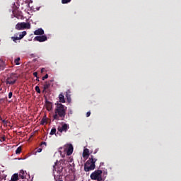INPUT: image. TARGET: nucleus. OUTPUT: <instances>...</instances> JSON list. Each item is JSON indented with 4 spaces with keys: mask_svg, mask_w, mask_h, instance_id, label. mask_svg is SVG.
I'll return each mask as SVG.
<instances>
[{
    "mask_svg": "<svg viewBox=\"0 0 181 181\" xmlns=\"http://www.w3.org/2000/svg\"><path fill=\"white\" fill-rule=\"evenodd\" d=\"M55 105L57 106L54 110L53 119H56V121H60V119L63 121L66 117V110H67V107L64 106V105L62 103H55Z\"/></svg>",
    "mask_w": 181,
    "mask_h": 181,
    "instance_id": "nucleus-1",
    "label": "nucleus"
},
{
    "mask_svg": "<svg viewBox=\"0 0 181 181\" xmlns=\"http://www.w3.org/2000/svg\"><path fill=\"white\" fill-rule=\"evenodd\" d=\"M96 162L97 158H94V156H90L89 159L84 164L85 172H90V170H94V169H95Z\"/></svg>",
    "mask_w": 181,
    "mask_h": 181,
    "instance_id": "nucleus-2",
    "label": "nucleus"
},
{
    "mask_svg": "<svg viewBox=\"0 0 181 181\" xmlns=\"http://www.w3.org/2000/svg\"><path fill=\"white\" fill-rule=\"evenodd\" d=\"M90 179L92 180L104 181L103 180V170H96L90 174Z\"/></svg>",
    "mask_w": 181,
    "mask_h": 181,
    "instance_id": "nucleus-3",
    "label": "nucleus"
},
{
    "mask_svg": "<svg viewBox=\"0 0 181 181\" xmlns=\"http://www.w3.org/2000/svg\"><path fill=\"white\" fill-rule=\"evenodd\" d=\"M15 29L16 30H24V29H30V23H18L16 25Z\"/></svg>",
    "mask_w": 181,
    "mask_h": 181,
    "instance_id": "nucleus-4",
    "label": "nucleus"
},
{
    "mask_svg": "<svg viewBox=\"0 0 181 181\" xmlns=\"http://www.w3.org/2000/svg\"><path fill=\"white\" fill-rule=\"evenodd\" d=\"M18 81V76L15 74H11L8 78H6V84H9L10 86H13V84H15L16 81Z\"/></svg>",
    "mask_w": 181,
    "mask_h": 181,
    "instance_id": "nucleus-5",
    "label": "nucleus"
},
{
    "mask_svg": "<svg viewBox=\"0 0 181 181\" xmlns=\"http://www.w3.org/2000/svg\"><path fill=\"white\" fill-rule=\"evenodd\" d=\"M69 126L67 124H64L62 127H58V131L59 132H67L68 129H69Z\"/></svg>",
    "mask_w": 181,
    "mask_h": 181,
    "instance_id": "nucleus-6",
    "label": "nucleus"
},
{
    "mask_svg": "<svg viewBox=\"0 0 181 181\" xmlns=\"http://www.w3.org/2000/svg\"><path fill=\"white\" fill-rule=\"evenodd\" d=\"M57 163H59V161H57L55 163V165L53 167L54 168L53 170H54V171L57 172V173H59L60 175V173H62V172H63V169H64V168L63 167V165H61V166L59 167L58 169H57L56 166H57Z\"/></svg>",
    "mask_w": 181,
    "mask_h": 181,
    "instance_id": "nucleus-7",
    "label": "nucleus"
},
{
    "mask_svg": "<svg viewBox=\"0 0 181 181\" xmlns=\"http://www.w3.org/2000/svg\"><path fill=\"white\" fill-rule=\"evenodd\" d=\"M37 42H46L47 40V37L46 35L37 36L35 38Z\"/></svg>",
    "mask_w": 181,
    "mask_h": 181,
    "instance_id": "nucleus-8",
    "label": "nucleus"
},
{
    "mask_svg": "<svg viewBox=\"0 0 181 181\" xmlns=\"http://www.w3.org/2000/svg\"><path fill=\"white\" fill-rule=\"evenodd\" d=\"M53 82V80H51L50 81H45L44 86H43V90L42 93H45V90H47L50 88V83Z\"/></svg>",
    "mask_w": 181,
    "mask_h": 181,
    "instance_id": "nucleus-9",
    "label": "nucleus"
},
{
    "mask_svg": "<svg viewBox=\"0 0 181 181\" xmlns=\"http://www.w3.org/2000/svg\"><path fill=\"white\" fill-rule=\"evenodd\" d=\"M34 35H45V30L42 28H38L34 32Z\"/></svg>",
    "mask_w": 181,
    "mask_h": 181,
    "instance_id": "nucleus-10",
    "label": "nucleus"
},
{
    "mask_svg": "<svg viewBox=\"0 0 181 181\" xmlns=\"http://www.w3.org/2000/svg\"><path fill=\"white\" fill-rule=\"evenodd\" d=\"M47 144L46 142L42 141V142L40 144V148L37 150V152L38 153H40V152H42V150L45 148V146H47Z\"/></svg>",
    "mask_w": 181,
    "mask_h": 181,
    "instance_id": "nucleus-11",
    "label": "nucleus"
},
{
    "mask_svg": "<svg viewBox=\"0 0 181 181\" xmlns=\"http://www.w3.org/2000/svg\"><path fill=\"white\" fill-rule=\"evenodd\" d=\"M71 153H73V145H70L69 147H68V148H67V150H66V155L68 156H70V155H71Z\"/></svg>",
    "mask_w": 181,
    "mask_h": 181,
    "instance_id": "nucleus-12",
    "label": "nucleus"
},
{
    "mask_svg": "<svg viewBox=\"0 0 181 181\" xmlns=\"http://www.w3.org/2000/svg\"><path fill=\"white\" fill-rule=\"evenodd\" d=\"M19 177H21V179H25L26 177V173H25L23 170L20 171Z\"/></svg>",
    "mask_w": 181,
    "mask_h": 181,
    "instance_id": "nucleus-13",
    "label": "nucleus"
},
{
    "mask_svg": "<svg viewBox=\"0 0 181 181\" xmlns=\"http://www.w3.org/2000/svg\"><path fill=\"white\" fill-rule=\"evenodd\" d=\"M46 104H47V111H52V110L53 108L52 103H50L49 101H47Z\"/></svg>",
    "mask_w": 181,
    "mask_h": 181,
    "instance_id": "nucleus-14",
    "label": "nucleus"
},
{
    "mask_svg": "<svg viewBox=\"0 0 181 181\" xmlns=\"http://www.w3.org/2000/svg\"><path fill=\"white\" fill-rule=\"evenodd\" d=\"M83 158H86L87 156H90V151L88 150V148H85L83 150Z\"/></svg>",
    "mask_w": 181,
    "mask_h": 181,
    "instance_id": "nucleus-15",
    "label": "nucleus"
},
{
    "mask_svg": "<svg viewBox=\"0 0 181 181\" xmlns=\"http://www.w3.org/2000/svg\"><path fill=\"white\" fill-rule=\"evenodd\" d=\"M26 35H27L26 31H23V32L20 33L19 37H18L19 40H21L23 39V37H25V36H26Z\"/></svg>",
    "mask_w": 181,
    "mask_h": 181,
    "instance_id": "nucleus-16",
    "label": "nucleus"
},
{
    "mask_svg": "<svg viewBox=\"0 0 181 181\" xmlns=\"http://www.w3.org/2000/svg\"><path fill=\"white\" fill-rule=\"evenodd\" d=\"M59 103H66V100L64 99V95H63L62 93L59 94Z\"/></svg>",
    "mask_w": 181,
    "mask_h": 181,
    "instance_id": "nucleus-17",
    "label": "nucleus"
},
{
    "mask_svg": "<svg viewBox=\"0 0 181 181\" xmlns=\"http://www.w3.org/2000/svg\"><path fill=\"white\" fill-rule=\"evenodd\" d=\"M18 174H13L11 179V181H18Z\"/></svg>",
    "mask_w": 181,
    "mask_h": 181,
    "instance_id": "nucleus-18",
    "label": "nucleus"
},
{
    "mask_svg": "<svg viewBox=\"0 0 181 181\" xmlns=\"http://www.w3.org/2000/svg\"><path fill=\"white\" fill-rule=\"evenodd\" d=\"M21 152H22V147L19 146L16 150V155H19V153H21Z\"/></svg>",
    "mask_w": 181,
    "mask_h": 181,
    "instance_id": "nucleus-19",
    "label": "nucleus"
},
{
    "mask_svg": "<svg viewBox=\"0 0 181 181\" xmlns=\"http://www.w3.org/2000/svg\"><path fill=\"white\" fill-rule=\"evenodd\" d=\"M45 124H47V119L44 117L41 120V125H45Z\"/></svg>",
    "mask_w": 181,
    "mask_h": 181,
    "instance_id": "nucleus-20",
    "label": "nucleus"
},
{
    "mask_svg": "<svg viewBox=\"0 0 181 181\" xmlns=\"http://www.w3.org/2000/svg\"><path fill=\"white\" fill-rule=\"evenodd\" d=\"M19 62H21V58H20V57H18L17 59H15L14 63H15L17 66H19V64H21L19 63Z\"/></svg>",
    "mask_w": 181,
    "mask_h": 181,
    "instance_id": "nucleus-21",
    "label": "nucleus"
},
{
    "mask_svg": "<svg viewBox=\"0 0 181 181\" xmlns=\"http://www.w3.org/2000/svg\"><path fill=\"white\" fill-rule=\"evenodd\" d=\"M35 90L38 94H40V93H42V91L40 90V88H39V86H35Z\"/></svg>",
    "mask_w": 181,
    "mask_h": 181,
    "instance_id": "nucleus-22",
    "label": "nucleus"
},
{
    "mask_svg": "<svg viewBox=\"0 0 181 181\" xmlns=\"http://www.w3.org/2000/svg\"><path fill=\"white\" fill-rule=\"evenodd\" d=\"M56 128H52L50 132V135H56Z\"/></svg>",
    "mask_w": 181,
    "mask_h": 181,
    "instance_id": "nucleus-23",
    "label": "nucleus"
},
{
    "mask_svg": "<svg viewBox=\"0 0 181 181\" xmlns=\"http://www.w3.org/2000/svg\"><path fill=\"white\" fill-rule=\"evenodd\" d=\"M11 39H12L13 41H14L15 43H16V40H21L19 39V37H15V36L12 37Z\"/></svg>",
    "mask_w": 181,
    "mask_h": 181,
    "instance_id": "nucleus-24",
    "label": "nucleus"
},
{
    "mask_svg": "<svg viewBox=\"0 0 181 181\" xmlns=\"http://www.w3.org/2000/svg\"><path fill=\"white\" fill-rule=\"evenodd\" d=\"M69 2H71V0H62L63 4H69Z\"/></svg>",
    "mask_w": 181,
    "mask_h": 181,
    "instance_id": "nucleus-25",
    "label": "nucleus"
},
{
    "mask_svg": "<svg viewBox=\"0 0 181 181\" xmlns=\"http://www.w3.org/2000/svg\"><path fill=\"white\" fill-rule=\"evenodd\" d=\"M46 78H49V75L48 74H45V76H43L42 78V80L45 81V80H46Z\"/></svg>",
    "mask_w": 181,
    "mask_h": 181,
    "instance_id": "nucleus-26",
    "label": "nucleus"
},
{
    "mask_svg": "<svg viewBox=\"0 0 181 181\" xmlns=\"http://www.w3.org/2000/svg\"><path fill=\"white\" fill-rule=\"evenodd\" d=\"M5 103V98H0V104H4Z\"/></svg>",
    "mask_w": 181,
    "mask_h": 181,
    "instance_id": "nucleus-27",
    "label": "nucleus"
},
{
    "mask_svg": "<svg viewBox=\"0 0 181 181\" xmlns=\"http://www.w3.org/2000/svg\"><path fill=\"white\" fill-rule=\"evenodd\" d=\"M13 93L12 92L8 93V98H12Z\"/></svg>",
    "mask_w": 181,
    "mask_h": 181,
    "instance_id": "nucleus-28",
    "label": "nucleus"
},
{
    "mask_svg": "<svg viewBox=\"0 0 181 181\" xmlns=\"http://www.w3.org/2000/svg\"><path fill=\"white\" fill-rule=\"evenodd\" d=\"M90 115H91V112H87L86 117H88Z\"/></svg>",
    "mask_w": 181,
    "mask_h": 181,
    "instance_id": "nucleus-29",
    "label": "nucleus"
},
{
    "mask_svg": "<svg viewBox=\"0 0 181 181\" xmlns=\"http://www.w3.org/2000/svg\"><path fill=\"white\" fill-rule=\"evenodd\" d=\"M33 76H34V77H37V72H34Z\"/></svg>",
    "mask_w": 181,
    "mask_h": 181,
    "instance_id": "nucleus-30",
    "label": "nucleus"
},
{
    "mask_svg": "<svg viewBox=\"0 0 181 181\" xmlns=\"http://www.w3.org/2000/svg\"><path fill=\"white\" fill-rule=\"evenodd\" d=\"M2 122H3V124H4V125H6V124H7V122L5 119H3Z\"/></svg>",
    "mask_w": 181,
    "mask_h": 181,
    "instance_id": "nucleus-31",
    "label": "nucleus"
},
{
    "mask_svg": "<svg viewBox=\"0 0 181 181\" xmlns=\"http://www.w3.org/2000/svg\"><path fill=\"white\" fill-rule=\"evenodd\" d=\"M63 162H64V160H61L59 161V163H63Z\"/></svg>",
    "mask_w": 181,
    "mask_h": 181,
    "instance_id": "nucleus-32",
    "label": "nucleus"
},
{
    "mask_svg": "<svg viewBox=\"0 0 181 181\" xmlns=\"http://www.w3.org/2000/svg\"><path fill=\"white\" fill-rule=\"evenodd\" d=\"M45 70V69H41V71H42V73H43V71Z\"/></svg>",
    "mask_w": 181,
    "mask_h": 181,
    "instance_id": "nucleus-33",
    "label": "nucleus"
},
{
    "mask_svg": "<svg viewBox=\"0 0 181 181\" xmlns=\"http://www.w3.org/2000/svg\"><path fill=\"white\" fill-rule=\"evenodd\" d=\"M102 165H104V163H100V166H101Z\"/></svg>",
    "mask_w": 181,
    "mask_h": 181,
    "instance_id": "nucleus-34",
    "label": "nucleus"
},
{
    "mask_svg": "<svg viewBox=\"0 0 181 181\" xmlns=\"http://www.w3.org/2000/svg\"><path fill=\"white\" fill-rule=\"evenodd\" d=\"M73 161V159H71L70 160H69V162H72Z\"/></svg>",
    "mask_w": 181,
    "mask_h": 181,
    "instance_id": "nucleus-35",
    "label": "nucleus"
},
{
    "mask_svg": "<svg viewBox=\"0 0 181 181\" xmlns=\"http://www.w3.org/2000/svg\"><path fill=\"white\" fill-rule=\"evenodd\" d=\"M3 66H5V64L3 62Z\"/></svg>",
    "mask_w": 181,
    "mask_h": 181,
    "instance_id": "nucleus-36",
    "label": "nucleus"
},
{
    "mask_svg": "<svg viewBox=\"0 0 181 181\" xmlns=\"http://www.w3.org/2000/svg\"><path fill=\"white\" fill-rule=\"evenodd\" d=\"M0 142H1V139H0Z\"/></svg>",
    "mask_w": 181,
    "mask_h": 181,
    "instance_id": "nucleus-37",
    "label": "nucleus"
}]
</instances>
